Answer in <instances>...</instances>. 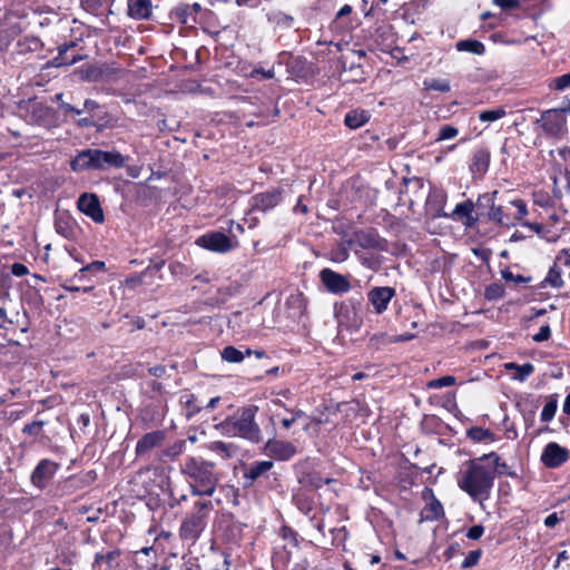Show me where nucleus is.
Returning a JSON list of instances; mask_svg holds the SVG:
<instances>
[{
  "mask_svg": "<svg viewBox=\"0 0 570 570\" xmlns=\"http://www.w3.org/2000/svg\"><path fill=\"white\" fill-rule=\"evenodd\" d=\"M11 273L17 277H22L29 274L28 267L22 263H13L11 265Z\"/></svg>",
  "mask_w": 570,
  "mask_h": 570,
  "instance_id": "obj_58",
  "label": "nucleus"
},
{
  "mask_svg": "<svg viewBox=\"0 0 570 570\" xmlns=\"http://www.w3.org/2000/svg\"><path fill=\"white\" fill-rule=\"evenodd\" d=\"M428 89L436 90L440 92H448L450 90V83L443 79H433L430 82H425Z\"/></svg>",
  "mask_w": 570,
  "mask_h": 570,
  "instance_id": "obj_51",
  "label": "nucleus"
},
{
  "mask_svg": "<svg viewBox=\"0 0 570 570\" xmlns=\"http://www.w3.org/2000/svg\"><path fill=\"white\" fill-rule=\"evenodd\" d=\"M350 256V250L344 244H338L336 247L332 248L330 252L331 261L335 263H343L347 261Z\"/></svg>",
  "mask_w": 570,
  "mask_h": 570,
  "instance_id": "obj_42",
  "label": "nucleus"
},
{
  "mask_svg": "<svg viewBox=\"0 0 570 570\" xmlns=\"http://www.w3.org/2000/svg\"><path fill=\"white\" fill-rule=\"evenodd\" d=\"M171 16L180 23L187 24L196 22V17H193L190 4L179 3L171 10Z\"/></svg>",
  "mask_w": 570,
  "mask_h": 570,
  "instance_id": "obj_27",
  "label": "nucleus"
},
{
  "mask_svg": "<svg viewBox=\"0 0 570 570\" xmlns=\"http://www.w3.org/2000/svg\"><path fill=\"white\" fill-rule=\"evenodd\" d=\"M490 165V153L485 148L478 149L472 157V163L470 165V169L473 175L483 176L489 168Z\"/></svg>",
  "mask_w": 570,
  "mask_h": 570,
  "instance_id": "obj_18",
  "label": "nucleus"
},
{
  "mask_svg": "<svg viewBox=\"0 0 570 570\" xmlns=\"http://www.w3.org/2000/svg\"><path fill=\"white\" fill-rule=\"evenodd\" d=\"M60 464L49 459H42L38 462L30 475L31 484L43 490L59 471Z\"/></svg>",
  "mask_w": 570,
  "mask_h": 570,
  "instance_id": "obj_7",
  "label": "nucleus"
},
{
  "mask_svg": "<svg viewBox=\"0 0 570 570\" xmlns=\"http://www.w3.org/2000/svg\"><path fill=\"white\" fill-rule=\"evenodd\" d=\"M46 425L45 421H33L23 426L22 433L30 436H39L41 434L42 428Z\"/></svg>",
  "mask_w": 570,
  "mask_h": 570,
  "instance_id": "obj_46",
  "label": "nucleus"
},
{
  "mask_svg": "<svg viewBox=\"0 0 570 570\" xmlns=\"http://www.w3.org/2000/svg\"><path fill=\"white\" fill-rule=\"evenodd\" d=\"M505 368L508 371H514L513 380L524 382L533 372L534 366L531 363H524V364H517V363H508L505 364Z\"/></svg>",
  "mask_w": 570,
  "mask_h": 570,
  "instance_id": "obj_25",
  "label": "nucleus"
},
{
  "mask_svg": "<svg viewBox=\"0 0 570 570\" xmlns=\"http://www.w3.org/2000/svg\"><path fill=\"white\" fill-rule=\"evenodd\" d=\"M283 194L284 190L282 188H272L255 194L249 199L250 212L266 213L275 208L283 200Z\"/></svg>",
  "mask_w": 570,
  "mask_h": 570,
  "instance_id": "obj_8",
  "label": "nucleus"
},
{
  "mask_svg": "<svg viewBox=\"0 0 570 570\" xmlns=\"http://www.w3.org/2000/svg\"><path fill=\"white\" fill-rule=\"evenodd\" d=\"M55 228L56 232L65 238H70L73 235V227L68 218L57 217Z\"/></svg>",
  "mask_w": 570,
  "mask_h": 570,
  "instance_id": "obj_40",
  "label": "nucleus"
},
{
  "mask_svg": "<svg viewBox=\"0 0 570 570\" xmlns=\"http://www.w3.org/2000/svg\"><path fill=\"white\" fill-rule=\"evenodd\" d=\"M494 3L503 10L514 9L520 6L518 0H494Z\"/></svg>",
  "mask_w": 570,
  "mask_h": 570,
  "instance_id": "obj_60",
  "label": "nucleus"
},
{
  "mask_svg": "<svg viewBox=\"0 0 570 570\" xmlns=\"http://www.w3.org/2000/svg\"><path fill=\"white\" fill-rule=\"evenodd\" d=\"M127 157L115 150L83 149L71 160L70 168L75 173L90 170H107L109 168H122Z\"/></svg>",
  "mask_w": 570,
  "mask_h": 570,
  "instance_id": "obj_4",
  "label": "nucleus"
},
{
  "mask_svg": "<svg viewBox=\"0 0 570 570\" xmlns=\"http://www.w3.org/2000/svg\"><path fill=\"white\" fill-rule=\"evenodd\" d=\"M475 208L474 203L471 199H466L462 203L456 204L454 207L451 217L453 219L464 218L473 213Z\"/></svg>",
  "mask_w": 570,
  "mask_h": 570,
  "instance_id": "obj_33",
  "label": "nucleus"
},
{
  "mask_svg": "<svg viewBox=\"0 0 570 570\" xmlns=\"http://www.w3.org/2000/svg\"><path fill=\"white\" fill-rule=\"evenodd\" d=\"M279 537L285 541H288L293 547L298 546V533L288 525H283L279 529Z\"/></svg>",
  "mask_w": 570,
  "mask_h": 570,
  "instance_id": "obj_45",
  "label": "nucleus"
},
{
  "mask_svg": "<svg viewBox=\"0 0 570 570\" xmlns=\"http://www.w3.org/2000/svg\"><path fill=\"white\" fill-rule=\"evenodd\" d=\"M563 281L561 278V269L559 267V264L554 262L553 266L549 269L546 278L540 284V287H546L547 285H550L556 288H561L563 286Z\"/></svg>",
  "mask_w": 570,
  "mask_h": 570,
  "instance_id": "obj_29",
  "label": "nucleus"
},
{
  "mask_svg": "<svg viewBox=\"0 0 570 570\" xmlns=\"http://www.w3.org/2000/svg\"><path fill=\"white\" fill-rule=\"evenodd\" d=\"M180 471L186 478L193 495L212 497L219 481L216 464L202 456L188 455L181 464Z\"/></svg>",
  "mask_w": 570,
  "mask_h": 570,
  "instance_id": "obj_3",
  "label": "nucleus"
},
{
  "mask_svg": "<svg viewBox=\"0 0 570 570\" xmlns=\"http://www.w3.org/2000/svg\"><path fill=\"white\" fill-rule=\"evenodd\" d=\"M394 296L395 289L390 286H376L367 293V299L376 314L384 313Z\"/></svg>",
  "mask_w": 570,
  "mask_h": 570,
  "instance_id": "obj_14",
  "label": "nucleus"
},
{
  "mask_svg": "<svg viewBox=\"0 0 570 570\" xmlns=\"http://www.w3.org/2000/svg\"><path fill=\"white\" fill-rule=\"evenodd\" d=\"M273 461H255L244 472V479L247 484H252L263 474L268 472L273 468Z\"/></svg>",
  "mask_w": 570,
  "mask_h": 570,
  "instance_id": "obj_20",
  "label": "nucleus"
},
{
  "mask_svg": "<svg viewBox=\"0 0 570 570\" xmlns=\"http://www.w3.org/2000/svg\"><path fill=\"white\" fill-rule=\"evenodd\" d=\"M458 51L471 52L473 55H483L485 52V46L475 39L460 40L455 43Z\"/></svg>",
  "mask_w": 570,
  "mask_h": 570,
  "instance_id": "obj_26",
  "label": "nucleus"
},
{
  "mask_svg": "<svg viewBox=\"0 0 570 570\" xmlns=\"http://www.w3.org/2000/svg\"><path fill=\"white\" fill-rule=\"evenodd\" d=\"M102 1L104 0H81V6L86 11L97 13L102 7Z\"/></svg>",
  "mask_w": 570,
  "mask_h": 570,
  "instance_id": "obj_55",
  "label": "nucleus"
},
{
  "mask_svg": "<svg viewBox=\"0 0 570 570\" xmlns=\"http://www.w3.org/2000/svg\"><path fill=\"white\" fill-rule=\"evenodd\" d=\"M355 243L364 249L386 250V240L374 230H360L355 233Z\"/></svg>",
  "mask_w": 570,
  "mask_h": 570,
  "instance_id": "obj_15",
  "label": "nucleus"
},
{
  "mask_svg": "<svg viewBox=\"0 0 570 570\" xmlns=\"http://www.w3.org/2000/svg\"><path fill=\"white\" fill-rule=\"evenodd\" d=\"M557 407H558L557 395H553L544 404L541 415H540V420L546 423L550 422L556 415Z\"/></svg>",
  "mask_w": 570,
  "mask_h": 570,
  "instance_id": "obj_38",
  "label": "nucleus"
},
{
  "mask_svg": "<svg viewBox=\"0 0 570 570\" xmlns=\"http://www.w3.org/2000/svg\"><path fill=\"white\" fill-rule=\"evenodd\" d=\"M487 217L490 222H493L500 226H514L513 219L503 212V207L500 205H494L487 213Z\"/></svg>",
  "mask_w": 570,
  "mask_h": 570,
  "instance_id": "obj_24",
  "label": "nucleus"
},
{
  "mask_svg": "<svg viewBox=\"0 0 570 570\" xmlns=\"http://www.w3.org/2000/svg\"><path fill=\"white\" fill-rule=\"evenodd\" d=\"M268 21L278 27L289 28L293 26L294 18L282 11H271L267 13Z\"/></svg>",
  "mask_w": 570,
  "mask_h": 570,
  "instance_id": "obj_31",
  "label": "nucleus"
},
{
  "mask_svg": "<svg viewBox=\"0 0 570 570\" xmlns=\"http://www.w3.org/2000/svg\"><path fill=\"white\" fill-rule=\"evenodd\" d=\"M75 46L73 42H70V43H63L61 46L58 47V56L56 58H53L52 62H53V66L56 67H60V66H63L65 63V58L63 56L67 53V51L72 48Z\"/></svg>",
  "mask_w": 570,
  "mask_h": 570,
  "instance_id": "obj_54",
  "label": "nucleus"
},
{
  "mask_svg": "<svg viewBox=\"0 0 570 570\" xmlns=\"http://www.w3.org/2000/svg\"><path fill=\"white\" fill-rule=\"evenodd\" d=\"M504 287L500 283H491L484 289V297L489 301H498L504 296Z\"/></svg>",
  "mask_w": 570,
  "mask_h": 570,
  "instance_id": "obj_41",
  "label": "nucleus"
},
{
  "mask_svg": "<svg viewBox=\"0 0 570 570\" xmlns=\"http://www.w3.org/2000/svg\"><path fill=\"white\" fill-rule=\"evenodd\" d=\"M77 207L81 213L90 217L95 223H104V210L96 194H81L78 198Z\"/></svg>",
  "mask_w": 570,
  "mask_h": 570,
  "instance_id": "obj_10",
  "label": "nucleus"
},
{
  "mask_svg": "<svg viewBox=\"0 0 570 570\" xmlns=\"http://www.w3.org/2000/svg\"><path fill=\"white\" fill-rule=\"evenodd\" d=\"M458 134H459L458 128H455L454 126H451V125H445L440 128L436 140L441 141V140L452 139V138L456 137Z\"/></svg>",
  "mask_w": 570,
  "mask_h": 570,
  "instance_id": "obj_48",
  "label": "nucleus"
},
{
  "mask_svg": "<svg viewBox=\"0 0 570 570\" xmlns=\"http://www.w3.org/2000/svg\"><path fill=\"white\" fill-rule=\"evenodd\" d=\"M498 194H499L498 190H493L491 193H485L483 195H480L478 197L476 202L474 203L475 207L478 209L490 210V208H492L495 205V198H497Z\"/></svg>",
  "mask_w": 570,
  "mask_h": 570,
  "instance_id": "obj_39",
  "label": "nucleus"
},
{
  "mask_svg": "<svg viewBox=\"0 0 570 570\" xmlns=\"http://www.w3.org/2000/svg\"><path fill=\"white\" fill-rule=\"evenodd\" d=\"M59 108L61 110H63L65 112H72V114H76V115H80V114H82L85 111V109H78V108L71 106L68 102H61L59 105Z\"/></svg>",
  "mask_w": 570,
  "mask_h": 570,
  "instance_id": "obj_64",
  "label": "nucleus"
},
{
  "mask_svg": "<svg viewBox=\"0 0 570 570\" xmlns=\"http://www.w3.org/2000/svg\"><path fill=\"white\" fill-rule=\"evenodd\" d=\"M196 396L193 393H185L180 396V403L185 405L186 417L193 419L196 414L202 411V406L197 405Z\"/></svg>",
  "mask_w": 570,
  "mask_h": 570,
  "instance_id": "obj_30",
  "label": "nucleus"
},
{
  "mask_svg": "<svg viewBox=\"0 0 570 570\" xmlns=\"http://www.w3.org/2000/svg\"><path fill=\"white\" fill-rule=\"evenodd\" d=\"M551 335V330H550V326L549 325H544V326H541L539 332L537 334L533 335V341L534 342H544L547 340H549Z\"/></svg>",
  "mask_w": 570,
  "mask_h": 570,
  "instance_id": "obj_57",
  "label": "nucleus"
},
{
  "mask_svg": "<svg viewBox=\"0 0 570 570\" xmlns=\"http://www.w3.org/2000/svg\"><path fill=\"white\" fill-rule=\"evenodd\" d=\"M482 459H484L485 461H491V468L494 471V475H509L511 478L517 476L515 471L511 470V468L505 462H502L500 456L495 452L483 454Z\"/></svg>",
  "mask_w": 570,
  "mask_h": 570,
  "instance_id": "obj_21",
  "label": "nucleus"
},
{
  "mask_svg": "<svg viewBox=\"0 0 570 570\" xmlns=\"http://www.w3.org/2000/svg\"><path fill=\"white\" fill-rule=\"evenodd\" d=\"M165 439L163 431H153L146 433L136 444V455L142 456L153 449L159 446Z\"/></svg>",
  "mask_w": 570,
  "mask_h": 570,
  "instance_id": "obj_16",
  "label": "nucleus"
},
{
  "mask_svg": "<svg viewBox=\"0 0 570 570\" xmlns=\"http://www.w3.org/2000/svg\"><path fill=\"white\" fill-rule=\"evenodd\" d=\"M107 67L105 65H85L78 70L81 80L98 82L106 76Z\"/></svg>",
  "mask_w": 570,
  "mask_h": 570,
  "instance_id": "obj_19",
  "label": "nucleus"
},
{
  "mask_svg": "<svg viewBox=\"0 0 570 570\" xmlns=\"http://www.w3.org/2000/svg\"><path fill=\"white\" fill-rule=\"evenodd\" d=\"M214 505L212 501H196L181 520L178 534L183 542L194 546L205 531Z\"/></svg>",
  "mask_w": 570,
  "mask_h": 570,
  "instance_id": "obj_5",
  "label": "nucleus"
},
{
  "mask_svg": "<svg viewBox=\"0 0 570 570\" xmlns=\"http://www.w3.org/2000/svg\"><path fill=\"white\" fill-rule=\"evenodd\" d=\"M186 441L179 440L171 444L166 451L165 454L170 458H175L180 455L185 451Z\"/></svg>",
  "mask_w": 570,
  "mask_h": 570,
  "instance_id": "obj_53",
  "label": "nucleus"
},
{
  "mask_svg": "<svg viewBox=\"0 0 570 570\" xmlns=\"http://www.w3.org/2000/svg\"><path fill=\"white\" fill-rule=\"evenodd\" d=\"M128 12L130 17L136 19H145L150 14V1L149 0H129Z\"/></svg>",
  "mask_w": 570,
  "mask_h": 570,
  "instance_id": "obj_22",
  "label": "nucleus"
},
{
  "mask_svg": "<svg viewBox=\"0 0 570 570\" xmlns=\"http://www.w3.org/2000/svg\"><path fill=\"white\" fill-rule=\"evenodd\" d=\"M557 264L570 265V249L562 250L556 259Z\"/></svg>",
  "mask_w": 570,
  "mask_h": 570,
  "instance_id": "obj_62",
  "label": "nucleus"
},
{
  "mask_svg": "<svg viewBox=\"0 0 570 570\" xmlns=\"http://www.w3.org/2000/svg\"><path fill=\"white\" fill-rule=\"evenodd\" d=\"M148 373L155 377H161L166 374V367L164 365H155L148 368Z\"/></svg>",
  "mask_w": 570,
  "mask_h": 570,
  "instance_id": "obj_61",
  "label": "nucleus"
},
{
  "mask_svg": "<svg viewBox=\"0 0 570 570\" xmlns=\"http://www.w3.org/2000/svg\"><path fill=\"white\" fill-rule=\"evenodd\" d=\"M538 122L541 125L542 130L552 137L561 135L566 129V117L559 108L542 112Z\"/></svg>",
  "mask_w": 570,
  "mask_h": 570,
  "instance_id": "obj_9",
  "label": "nucleus"
},
{
  "mask_svg": "<svg viewBox=\"0 0 570 570\" xmlns=\"http://www.w3.org/2000/svg\"><path fill=\"white\" fill-rule=\"evenodd\" d=\"M511 205L517 208V215L512 218L514 223L517 220H522L528 215V208L524 200L514 199L511 202Z\"/></svg>",
  "mask_w": 570,
  "mask_h": 570,
  "instance_id": "obj_50",
  "label": "nucleus"
},
{
  "mask_svg": "<svg viewBox=\"0 0 570 570\" xmlns=\"http://www.w3.org/2000/svg\"><path fill=\"white\" fill-rule=\"evenodd\" d=\"M501 276L504 281H507V282L512 281L517 284H521V283L525 284L531 281V277H525L523 275H514L509 268L501 271Z\"/></svg>",
  "mask_w": 570,
  "mask_h": 570,
  "instance_id": "obj_49",
  "label": "nucleus"
},
{
  "mask_svg": "<svg viewBox=\"0 0 570 570\" xmlns=\"http://www.w3.org/2000/svg\"><path fill=\"white\" fill-rule=\"evenodd\" d=\"M208 449L225 459L232 458L235 452V446L232 443H226L223 441H214L209 443Z\"/></svg>",
  "mask_w": 570,
  "mask_h": 570,
  "instance_id": "obj_32",
  "label": "nucleus"
},
{
  "mask_svg": "<svg viewBox=\"0 0 570 570\" xmlns=\"http://www.w3.org/2000/svg\"><path fill=\"white\" fill-rule=\"evenodd\" d=\"M484 461L482 456L466 461L455 476L458 487L473 501L488 500L494 484V471Z\"/></svg>",
  "mask_w": 570,
  "mask_h": 570,
  "instance_id": "obj_1",
  "label": "nucleus"
},
{
  "mask_svg": "<svg viewBox=\"0 0 570 570\" xmlns=\"http://www.w3.org/2000/svg\"><path fill=\"white\" fill-rule=\"evenodd\" d=\"M118 556H119V551H116V550L110 551V552H108V553H106V554H104V553H101V552H97V553L95 554V560H94L92 567L95 568V567L100 566V563H101L102 561H107L108 563H110V562H111L112 560H115V559H116V557H118Z\"/></svg>",
  "mask_w": 570,
  "mask_h": 570,
  "instance_id": "obj_52",
  "label": "nucleus"
},
{
  "mask_svg": "<svg viewBox=\"0 0 570 570\" xmlns=\"http://www.w3.org/2000/svg\"><path fill=\"white\" fill-rule=\"evenodd\" d=\"M249 355H252L250 348H246L245 352H243L234 346H226L222 351L223 360L228 363H239L245 358V356Z\"/></svg>",
  "mask_w": 570,
  "mask_h": 570,
  "instance_id": "obj_28",
  "label": "nucleus"
},
{
  "mask_svg": "<svg viewBox=\"0 0 570 570\" xmlns=\"http://www.w3.org/2000/svg\"><path fill=\"white\" fill-rule=\"evenodd\" d=\"M483 533L484 527L481 524H475L468 530L466 538L470 540H478L483 535Z\"/></svg>",
  "mask_w": 570,
  "mask_h": 570,
  "instance_id": "obj_56",
  "label": "nucleus"
},
{
  "mask_svg": "<svg viewBox=\"0 0 570 570\" xmlns=\"http://www.w3.org/2000/svg\"><path fill=\"white\" fill-rule=\"evenodd\" d=\"M455 382H456L455 376L445 375V376H441L439 379H434V380H431L430 382H428V387L438 390V389H442V387H446V386H452L455 384Z\"/></svg>",
  "mask_w": 570,
  "mask_h": 570,
  "instance_id": "obj_43",
  "label": "nucleus"
},
{
  "mask_svg": "<svg viewBox=\"0 0 570 570\" xmlns=\"http://www.w3.org/2000/svg\"><path fill=\"white\" fill-rule=\"evenodd\" d=\"M560 522V518L558 517V514L556 512L549 514L546 519H544V525L547 528H553L554 525H557L558 523Z\"/></svg>",
  "mask_w": 570,
  "mask_h": 570,
  "instance_id": "obj_63",
  "label": "nucleus"
},
{
  "mask_svg": "<svg viewBox=\"0 0 570 570\" xmlns=\"http://www.w3.org/2000/svg\"><path fill=\"white\" fill-rule=\"evenodd\" d=\"M443 513L442 504L435 499L426 504L423 510L424 518L430 521L440 519Z\"/></svg>",
  "mask_w": 570,
  "mask_h": 570,
  "instance_id": "obj_34",
  "label": "nucleus"
},
{
  "mask_svg": "<svg viewBox=\"0 0 570 570\" xmlns=\"http://www.w3.org/2000/svg\"><path fill=\"white\" fill-rule=\"evenodd\" d=\"M266 449L278 460L286 461L296 453V448L287 441H268Z\"/></svg>",
  "mask_w": 570,
  "mask_h": 570,
  "instance_id": "obj_17",
  "label": "nucleus"
},
{
  "mask_svg": "<svg viewBox=\"0 0 570 570\" xmlns=\"http://www.w3.org/2000/svg\"><path fill=\"white\" fill-rule=\"evenodd\" d=\"M197 244L208 250L216 253H227L233 248L230 238L220 232L203 235L197 239Z\"/></svg>",
  "mask_w": 570,
  "mask_h": 570,
  "instance_id": "obj_11",
  "label": "nucleus"
},
{
  "mask_svg": "<svg viewBox=\"0 0 570 570\" xmlns=\"http://www.w3.org/2000/svg\"><path fill=\"white\" fill-rule=\"evenodd\" d=\"M568 458L569 451L556 442L548 443L541 453V462L550 469L559 468Z\"/></svg>",
  "mask_w": 570,
  "mask_h": 570,
  "instance_id": "obj_13",
  "label": "nucleus"
},
{
  "mask_svg": "<svg viewBox=\"0 0 570 570\" xmlns=\"http://www.w3.org/2000/svg\"><path fill=\"white\" fill-rule=\"evenodd\" d=\"M360 261L362 265L371 269H376L380 265V261L374 256H360Z\"/></svg>",
  "mask_w": 570,
  "mask_h": 570,
  "instance_id": "obj_59",
  "label": "nucleus"
},
{
  "mask_svg": "<svg viewBox=\"0 0 570 570\" xmlns=\"http://www.w3.org/2000/svg\"><path fill=\"white\" fill-rule=\"evenodd\" d=\"M20 110L23 111V119L30 125L49 128L56 120L55 110L37 100L27 101Z\"/></svg>",
  "mask_w": 570,
  "mask_h": 570,
  "instance_id": "obj_6",
  "label": "nucleus"
},
{
  "mask_svg": "<svg viewBox=\"0 0 570 570\" xmlns=\"http://www.w3.org/2000/svg\"><path fill=\"white\" fill-rule=\"evenodd\" d=\"M468 436L474 442L493 441V433L480 426H473L468 430Z\"/></svg>",
  "mask_w": 570,
  "mask_h": 570,
  "instance_id": "obj_35",
  "label": "nucleus"
},
{
  "mask_svg": "<svg viewBox=\"0 0 570 570\" xmlns=\"http://www.w3.org/2000/svg\"><path fill=\"white\" fill-rule=\"evenodd\" d=\"M507 115V111L503 107H499L495 109H487L479 112V120L482 122H493Z\"/></svg>",
  "mask_w": 570,
  "mask_h": 570,
  "instance_id": "obj_37",
  "label": "nucleus"
},
{
  "mask_svg": "<svg viewBox=\"0 0 570 570\" xmlns=\"http://www.w3.org/2000/svg\"><path fill=\"white\" fill-rule=\"evenodd\" d=\"M320 276L324 286L333 294H344L351 289L347 277L330 268L322 269Z\"/></svg>",
  "mask_w": 570,
  "mask_h": 570,
  "instance_id": "obj_12",
  "label": "nucleus"
},
{
  "mask_svg": "<svg viewBox=\"0 0 570 570\" xmlns=\"http://www.w3.org/2000/svg\"><path fill=\"white\" fill-rule=\"evenodd\" d=\"M106 269V264L102 261H94L90 264L82 266L78 273L75 274V278L82 281L87 273H98Z\"/></svg>",
  "mask_w": 570,
  "mask_h": 570,
  "instance_id": "obj_36",
  "label": "nucleus"
},
{
  "mask_svg": "<svg viewBox=\"0 0 570 570\" xmlns=\"http://www.w3.org/2000/svg\"><path fill=\"white\" fill-rule=\"evenodd\" d=\"M370 120V114L365 110H351L345 115L344 124L351 129H357Z\"/></svg>",
  "mask_w": 570,
  "mask_h": 570,
  "instance_id": "obj_23",
  "label": "nucleus"
},
{
  "mask_svg": "<svg viewBox=\"0 0 570 570\" xmlns=\"http://www.w3.org/2000/svg\"><path fill=\"white\" fill-rule=\"evenodd\" d=\"M549 87L557 91H563L564 89L569 88L570 87V71L568 73H564L562 76H559V77L552 79L549 83Z\"/></svg>",
  "mask_w": 570,
  "mask_h": 570,
  "instance_id": "obj_44",
  "label": "nucleus"
},
{
  "mask_svg": "<svg viewBox=\"0 0 570 570\" xmlns=\"http://www.w3.org/2000/svg\"><path fill=\"white\" fill-rule=\"evenodd\" d=\"M257 412L258 406L254 404L238 407L233 414L215 423L214 429L226 438H242L252 443H259L263 435L256 422Z\"/></svg>",
  "mask_w": 570,
  "mask_h": 570,
  "instance_id": "obj_2",
  "label": "nucleus"
},
{
  "mask_svg": "<svg viewBox=\"0 0 570 570\" xmlns=\"http://www.w3.org/2000/svg\"><path fill=\"white\" fill-rule=\"evenodd\" d=\"M482 551L480 549L472 550L468 553V556L462 561L461 567L463 569H470L476 566L481 559Z\"/></svg>",
  "mask_w": 570,
  "mask_h": 570,
  "instance_id": "obj_47",
  "label": "nucleus"
}]
</instances>
